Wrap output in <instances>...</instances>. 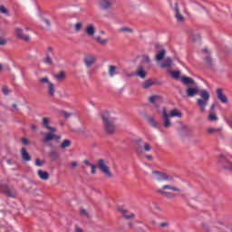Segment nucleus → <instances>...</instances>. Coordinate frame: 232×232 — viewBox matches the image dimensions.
Here are the masks:
<instances>
[{
    "instance_id": "1",
    "label": "nucleus",
    "mask_w": 232,
    "mask_h": 232,
    "mask_svg": "<svg viewBox=\"0 0 232 232\" xmlns=\"http://www.w3.org/2000/svg\"><path fill=\"white\" fill-rule=\"evenodd\" d=\"M155 192L158 193V195H161V197H164L165 198H177V196L179 193H182V189L180 188L173 186V185H163L161 188H158L155 189Z\"/></svg>"
},
{
    "instance_id": "2",
    "label": "nucleus",
    "mask_w": 232,
    "mask_h": 232,
    "mask_svg": "<svg viewBox=\"0 0 232 232\" xmlns=\"http://www.w3.org/2000/svg\"><path fill=\"white\" fill-rule=\"evenodd\" d=\"M102 119L103 122V128L106 133L111 135L115 133L116 126H115V118L111 116V114L108 111H104L102 113Z\"/></svg>"
},
{
    "instance_id": "3",
    "label": "nucleus",
    "mask_w": 232,
    "mask_h": 232,
    "mask_svg": "<svg viewBox=\"0 0 232 232\" xmlns=\"http://www.w3.org/2000/svg\"><path fill=\"white\" fill-rule=\"evenodd\" d=\"M199 95L201 98L197 100L198 106L201 113H206V106H208L211 95L206 90L200 91Z\"/></svg>"
},
{
    "instance_id": "4",
    "label": "nucleus",
    "mask_w": 232,
    "mask_h": 232,
    "mask_svg": "<svg viewBox=\"0 0 232 232\" xmlns=\"http://www.w3.org/2000/svg\"><path fill=\"white\" fill-rule=\"evenodd\" d=\"M97 168H99L100 171L107 177V179H112L113 174L111 173V170L110 169V162L108 160H98L97 161Z\"/></svg>"
},
{
    "instance_id": "5",
    "label": "nucleus",
    "mask_w": 232,
    "mask_h": 232,
    "mask_svg": "<svg viewBox=\"0 0 232 232\" xmlns=\"http://www.w3.org/2000/svg\"><path fill=\"white\" fill-rule=\"evenodd\" d=\"M40 84H47V92L50 97H54L55 95V84L50 82V78L48 76L43 77L39 79Z\"/></svg>"
},
{
    "instance_id": "6",
    "label": "nucleus",
    "mask_w": 232,
    "mask_h": 232,
    "mask_svg": "<svg viewBox=\"0 0 232 232\" xmlns=\"http://www.w3.org/2000/svg\"><path fill=\"white\" fill-rule=\"evenodd\" d=\"M173 178L164 172H159L157 170L152 171V179L157 182H165L166 180H171Z\"/></svg>"
},
{
    "instance_id": "7",
    "label": "nucleus",
    "mask_w": 232,
    "mask_h": 232,
    "mask_svg": "<svg viewBox=\"0 0 232 232\" xmlns=\"http://www.w3.org/2000/svg\"><path fill=\"white\" fill-rule=\"evenodd\" d=\"M136 142L138 144V147L136 150L139 153H144V151H151V146L149 145L148 142H144L142 139L137 140Z\"/></svg>"
},
{
    "instance_id": "8",
    "label": "nucleus",
    "mask_w": 232,
    "mask_h": 232,
    "mask_svg": "<svg viewBox=\"0 0 232 232\" xmlns=\"http://www.w3.org/2000/svg\"><path fill=\"white\" fill-rule=\"evenodd\" d=\"M61 140V135H55L53 131H51V132H46L42 140L43 142L48 143V142H52V140Z\"/></svg>"
},
{
    "instance_id": "9",
    "label": "nucleus",
    "mask_w": 232,
    "mask_h": 232,
    "mask_svg": "<svg viewBox=\"0 0 232 232\" xmlns=\"http://www.w3.org/2000/svg\"><path fill=\"white\" fill-rule=\"evenodd\" d=\"M0 191L2 193H5L6 196L14 198L15 197V195H17V193L15 192V189L9 188L6 185H1L0 184Z\"/></svg>"
},
{
    "instance_id": "10",
    "label": "nucleus",
    "mask_w": 232,
    "mask_h": 232,
    "mask_svg": "<svg viewBox=\"0 0 232 232\" xmlns=\"http://www.w3.org/2000/svg\"><path fill=\"white\" fill-rule=\"evenodd\" d=\"M98 5L102 10H109L115 5V0H99Z\"/></svg>"
},
{
    "instance_id": "11",
    "label": "nucleus",
    "mask_w": 232,
    "mask_h": 232,
    "mask_svg": "<svg viewBox=\"0 0 232 232\" xmlns=\"http://www.w3.org/2000/svg\"><path fill=\"white\" fill-rule=\"evenodd\" d=\"M173 10L175 12V17L178 23H184V15L180 14V10L179 9V3H175Z\"/></svg>"
},
{
    "instance_id": "12",
    "label": "nucleus",
    "mask_w": 232,
    "mask_h": 232,
    "mask_svg": "<svg viewBox=\"0 0 232 232\" xmlns=\"http://www.w3.org/2000/svg\"><path fill=\"white\" fill-rule=\"evenodd\" d=\"M96 61H97V58H95V56H93V55H86L84 57V63H85V66H87V68H92V66H93V64H95Z\"/></svg>"
},
{
    "instance_id": "13",
    "label": "nucleus",
    "mask_w": 232,
    "mask_h": 232,
    "mask_svg": "<svg viewBox=\"0 0 232 232\" xmlns=\"http://www.w3.org/2000/svg\"><path fill=\"white\" fill-rule=\"evenodd\" d=\"M95 32L97 30L95 29V25L93 24H90L85 28V34L88 35V37H95Z\"/></svg>"
},
{
    "instance_id": "14",
    "label": "nucleus",
    "mask_w": 232,
    "mask_h": 232,
    "mask_svg": "<svg viewBox=\"0 0 232 232\" xmlns=\"http://www.w3.org/2000/svg\"><path fill=\"white\" fill-rule=\"evenodd\" d=\"M15 35L17 39H22L23 41H25L28 43L30 41V36L23 34V29L16 27L15 28Z\"/></svg>"
},
{
    "instance_id": "15",
    "label": "nucleus",
    "mask_w": 232,
    "mask_h": 232,
    "mask_svg": "<svg viewBox=\"0 0 232 232\" xmlns=\"http://www.w3.org/2000/svg\"><path fill=\"white\" fill-rule=\"evenodd\" d=\"M162 117H163L164 128H169V126H171V121H169L170 117H169L168 111H166V109H163L162 111Z\"/></svg>"
},
{
    "instance_id": "16",
    "label": "nucleus",
    "mask_w": 232,
    "mask_h": 232,
    "mask_svg": "<svg viewBox=\"0 0 232 232\" xmlns=\"http://www.w3.org/2000/svg\"><path fill=\"white\" fill-rule=\"evenodd\" d=\"M43 126L44 128H45V130L53 131V133H55L57 131V129L50 126V118H43Z\"/></svg>"
},
{
    "instance_id": "17",
    "label": "nucleus",
    "mask_w": 232,
    "mask_h": 232,
    "mask_svg": "<svg viewBox=\"0 0 232 232\" xmlns=\"http://www.w3.org/2000/svg\"><path fill=\"white\" fill-rule=\"evenodd\" d=\"M136 77H140V79H145L146 78V70L144 69V66L139 65L136 72H135Z\"/></svg>"
},
{
    "instance_id": "18",
    "label": "nucleus",
    "mask_w": 232,
    "mask_h": 232,
    "mask_svg": "<svg viewBox=\"0 0 232 232\" xmlns=\"http://www.w3.org/2000/svg\"><path fill=\"white\" fill-rule=\"evenodd\" d=\"M216 92H217V95H218V99H219V101H220L221 102H223V104L227 103V97H226V96L224 95V92L222 91L221 88L217 89Z\"/></svg>"
},
{
    "instance_id": "19",
    "label": "nucleus",
    "mask_w": 232,
    "mask_h": 232,
    "mask_svg": "<svg viewBox=\"0 0 232 232\" xmlns=\"http://www.w3.org/2000/svg\"><path fill=\"white\" fill-rule=\"evenodd\" d=\"M151 86H155V81H153L151 79L145 80L141 83V88L143 90H150V88H151Z\"/></svg>"
},
{
    "instance_id": "20",
    "label": "nucleus",
    "mask_w": 232,
    "mask_h": 232,
    "mask_svg": "<svg viewBox=\"0 0 232 232\" xmlns=\"http://www.w3.org/2000/svg\"><path fill=\"white\" fill-rule=\"evenodd\" d=\"M198 93V86L188 87L187 89L188 97H195Z\"/></svg>"
},
{
    "instance_id": "21",
    "label": "nucleus",
    "mask_w": 232,
    "mask_h": 232,
    "mask_svg": "<svg viewBox=\"0 0 232 232\" xmlns=\"http://www.w3.org/2000/svg\"><path fill=\"white\" fill-rule=\"evenodd\" d=\"M21 156L24 162H30V160H32V156H30L28 151L24 148H22L21 150Z\"/></svg>"
},
{
    "instance_id": "22",
    "label": "nucleus",
    "mask_w": 232,
    "mask_h": 232,
    "mask_svg": "<svg viewBox=\"0 0 232 232\" xmlns=\"http://www.w3.org/2000/svg\"><path fill=\"white\" fill-rule=\"evenodd\" d=\"M37 176L39 177V179H41V180H48L50 179V174L43 169H39L37 171Z\"/></svg>"
},
{
    "instance_id": "23",
    "label": "nucleus",
    "mask_w": 232,
    "mask_h": 232,
    "mask_svg": "<svg viewBox=\"0 0 232 232\" xmlns=\"http://www.w3.org/2000/svg\"><path fill=\"white\" fill-rule=\"evenodd\" d=\"M121 213H122L124 218H126V220H130V218H135V214L129 212L128 210L124 209V208H120Z\"/></svg>"
},
{
    "instance_id": "24",
    "label": "nucleus",
    "mask_w": 232,
    "mask_h": 232,
    "mask_svg": "<svg viewBox=\"0 0 232 232\" xmlns=\"http://www.w3.org/2000/svg\"><path fill=\"white\" fill-rule=\"evenodd\" d=\"M94 41H96L98 44H101V46H106V44H108V43L110 42V39L108 38L102 39L101 36H95Z\"/></svg>"
},
{
    "instance_id": "25",
    "label": "nucleus",
    "mask_w": 232,
    "mask_h": 232,
    "mask_svg": "<svg viewBox=\"0 0 232 232\" xmlns=\"http://www.w3.org/2000/svg\"><path fill=\"white\" fill-rule=\"evenodd\" d=\"M181 82H183L185 86H189V84H195V80H193L190 77L184 76V77H181Z\"/></svg>"
},
{
    "instance_id": "26",
    "label": "nucleus",
    "mask_w": 232,
    "mask_h": 232,
    "mask_svg": "<svg viewBox=\"0 0 232 232\" xmlns=\"http://www.w3.org/2000/svg\"><path fill=\"white\" fill-rule=\"evenodd\" d=\"M170 119H173L175 117H178L180 119L182 117V112L179 111V110L174 109L170 111V112L168 114Z\"/></svg>"
},
{
    "instance_id": "27",
    "label": "nucleus",
    "mask_w": 232,
    "mask_h": 232,
    "mask_svg": "<svg viewBox=\"0 0 232 232\" xmlns=\"http://www.w3.org/2000/svg\"><path fill=\"white\" fill-rule=\"evenodd\" d=\"M173 65V60L171 58H166L161 63V68H171Z\"/></svg>"
},
{
    "instance_id": "28",
    "label": "nucleus",
    "mask_w": 232,
    "mask_h": 232,
    "mask_svg": "<svg viewBox=\"0 0 232 232\" xmlns=\"http://www.w3.org/2000/svg\"><path fill=\"white\" fill-rule=\"evenodd\" d=\"M119 72H117V66L110 65L109 66V76L110 77H115V75H118Z\"/></svg>"
},
{
    "instance_id": "29",
    "label": "nucleus",
    "mask_w": 232,
    "mask_h": 232,
    "mask_svg": "<svg viewBox=\"0 0 232 232\" xmlns=\"http://www.w3.org/2000/svg\"><path fill=\"white\" fill-rule=\"evenodd\" d=\"M53 78L59 82H62V81H64V79L66 78V74L64 73V72H61L60 73L54 74Z\"/></svg>"
},
{
    "instance_id": "30",
    "label": "nucleus",
    "mask_w": 232,
    "mask_h": 232,
    "mask_svg": "<svg viewBox=\"0 0 232 232\" xmlns=\"http://www.w3.org/2000/svg\"><path fill=\"white\" fill-rule=\"evenodd\" d=\"M161 100L162 99L160 98V96L154 95L149 98V102H150L151 104H157V102H160Z\"/></svg>"
},
{
    "instance_id": "31",
    "label": "nucleus",
    "mask_w": 232,
    "mask_h": 232,
    "mask_svg": "<svg viewBox=\"0 0 232 232\" xmlns=\"http://www.w3.org/2000/svg\"><path fill=\"white\" fill-rule=\"evenodd\" d=\"M166 55V50L162 49L156 54V61H162Z\"/></svg>"
},
{
    "instance_id": "32",
    "label": "nucleus",
    "mask_w": 232,
    "mask_h": 232,
    "mask_svg": "<svg viewBox=\"0 0 232 232\" xmlns=\"http://www.w3.org/2000/svg\"><path fill=\"white\" fill-rule=\"evenodd\" d=\"M72 146V141L70 140H64L60 145L61 150H66V148H70Z\"/></svg>"
},
{
    "instance_id": "33",
    "label": "nucleus",
    "mask_w": 232,
    "mask_h": 232,
    "mask_svg": "<svg viewBox=\"0 0 232 232\" xmlns=\"http://www.w3.org/2000/svg\"><path fill=\"white\" fill-rule=\"evenodd\" d=\"M119 32L122 34H133V29L130 27H121L119 29Z\"/></svg>"
},
{
    "instance_id": "34",
    "label": "nucleus",
    "mask_w": 232,
    "mask_h": 232,
    "mask_svg": "<svg viewBox=\"0 0 232 232\" xmlns=\"http://www.w3.org/2000/svg\"><path fill=\"white\" fill-rule=\"evenodd\" d=\"M52 48H48V53H47V57L44 59V63L45 64H52V58H50V53H52Z\"/></svg>"
},
{
    "instance_id": "35",
    "label": "nucleus",
    "mask_w": 232,
    "mask_h": 232,
    "mask_svg": "<svg viewBox=\"0 0 232 232\" xmlns=\"http://www.w3.org/2000/svg\"><path fill=\"white\" fill-rule=\"evenodd\" d=\"M208 121H210V122H217V121H218V116L213 112H210L208 115Z\"/></svg>"
},
{
    "instance_id": "36",
    "label": "nucleus",
    "mask_w": 232,
    "mask_h": 232,
    "mask_svg": "<svg viewBox=\"0 0 232 232\" xmlns=\"http://www.w3.org/2000/svg\"><path fill=\"white\" fill-rule=\"evenodd\" d=\"M82 26H84V23L82 22L76 23L74 25L75 32H81V30H82Z\"/></svg>"
},
{
    "instance_id": "37",
    "label": "nucleus",
    "mask_w": 232,
    "mask_h": 232,
    "mask_svg": "<svg viewBox=\"0 0 232 232\" xmlns=\"http://www.w3.org/2000/svg\"><path fill=\"white\" fill-rule=\"evenodd\" d=\"M169 74L173 79H179L180 77V71H169Z\"/></svg>"
},
{
    "instance_id": "38",
    "label": "nucleus",
    "mask_w": 232,
    "mask_h": 232,
    "mask_svg": "<svg viewBox=\"0 0 232 232\" xmlns=\"http://www.w3.org/2000/svg\"><path fill=\"white\" fill-rule=\"evenodd\" d=\"M151 63V60L150 59V56L143 55L141 60V64H150Z\"/></svg>"
},
{
    "instance_id": "39",
    "label": "nucleus",
    "mask_w": 232,
    "mask_h": 232,
    "mask_svg": "<svg viewBox=\"0 0 232 232\" xmlns=\"http://www.w3.org/2000/svg\"><path fill=\"white\" fill-rule=\"evenodd\" d=\"M221 130L220 129H215V128H208L207 130L208 133H209V135H213V133H219Z\"/></svg>"
},
{
    "instance_id": "40",
    "label": "nucleus",
    "mask_w": 232,
    "mask_h": 232,
    "mask_svg": "<svg viewBox=\"0 0 232 232\" xmlns=\"http://www.w3.org/2000/svg\"><path fill=\"white\" fill-rule=\"evenodd\" d=\"M148 122L152 126V128H157V121L151 117L148 118Z\"/></svg>"
},
{
    "instance_id": "41",
    "label": "nucleus",
    "mask_w": 232,
    "mask_h": 232,
    "mask_svg": "<svg viewBox=\"0 0 232 232\" xmlns=\"http://www.w3.org/2000/svg\"><path fill=\"white\" fill-rule=\"evenodd\" d=\"M50 157L53 160H57L59 159V153L57 151H52Z\"/></svg>"
},
{
    "instance_id": "42",
    "label": "nucleus",
    "mask_w": 232,
    "mask_h": 232,
    "mask_svg": "<svg viewBox=\"0 0 232 232\" xmlns=\"http://www.w3.org/2000/svg\"><path fill=\"white\" fill-rule=\"evenodd\" d=\"M205 63L207 66H213V60L209 56L205 59Z\"/></svg>"
},
{
    "instance_id": "43",
    "label": "nucleus",
    "mask_w": 232,
    "mask_h": 232,
    "mask_svg": "<svg viewBox=\"0 0 232 232\" xmlns=\"http://www.w3.org/2000/svg\"><path fill=\"white\" fill-rule=\"evenodd\" d=\"M90 168H91L92 175H95V173H97V168H98L97 165L92 164L90 166Z\"/></svg>"
},
{
    "instance_id": "44",
    "label": "nucleus",
    "mask_w": 232,
    "mask_h": 232,
    "mask_svg": "<svg viewBox=\"0 0 232 232\" xmlns=\"http://www.w3.org/2000/svg\"><path fill=\"white\" fill-rule=\"evenodd\" d=\"M0 12H1V14H5V15H9L8 9H6V7H5V5L0 6Z\"/></svg>"
},
{
    "instance_id": "45",
    "label": "nucleus",
    "mask_w": 232,
    "mask_h": 232,
    "mask_svg": "<svg viewBox=\"0 0 232 232\" xmlns=\"http://www.w3.org/2000/svg\"><path fill=\"white\" fill-rule=\"evenodd\" d=\"M35 166H38V168H41V167L44 166V161H41V160L36 159L35 160Z\"/></svg>"
},
{
    "instance_id": "46",
    "label": "nucleus",
    "mask_w": 232,
    "mask_h": 232,
    "mask_svg": "<svg viewBox=\"0 0 232 232\" xmlns=\"http://www.w3.org/2000/svg\"><path fill=\"white\" fill-rule=\"evenodd\" d=\"M2 92H3L4 95H8V93H10V90H8V87H6V86L3 87Z\"/></svg>"
},
{
    "instance_id": "47",
    "label": "nucleus",
    "mask_w": 232,
    "mask_h": 232,
    "mask_svg": "<svg viewBox=\"0 0 232 232\" xmlns=\"http://www.w3.org/2000/svg\"><path fill=\"white\" fill-rule=\"evenodd\" d=\"M160 227H169V222H162L160 224Z\"/></svg>"
},
{
    "instance_id": "48",
    "label": "nucleus",
    "mask_w": 232,
    "mask_h": 232,
    "mask_svg": "<svg viewBox=\"0 0 232 232\" xmlns=\"http://www.w3.org/2000/svg\"><path fill=\"white\" fill-rule=\"evenodd\" d=\"M22 143L24 144V146H28L30 144V141H28V139L22 138Z\"/></svg>"
},
{
    "instance_id": "49",
    "label": "nucleus",
    "mask_w": 232,
    "mask_h": 232,
    "mask_svg": "<svg viewBox=\"0 0 232 232\" xmlns=\"http://www.w3.org/2000/svg\"><path fill=\"white\" fill-rule=\"evenodd\" d=\"M63 117H65V119H70V117H72V113L63 112Z\"/></svg>"
},
{
    "instance_id": "50",
    "label": "nucleus",
    "mask_w": 232,
    "mask_h": 232,
    "mask_svg": "<svg viewBox=\"0 0 232 232\" xmlns=\"http://www.w3.org/2000/svg\"><path fill=\"white\" fill-rule=\"evenodd\" d=\"M83 164H85V166H92V164L90 162V160H83Z\"/></svg>"
},
{
    "instance_id": "51",
    "label": "nucleus",
    "mask_w": 232,
    "mask_h": 232,
    "mask_svg": "<svg viewBox=\"0 0 232 232\" xmlns=\"http://www.w3.org/2000/svg\"><path fill=\"white\" fill-rule=\"evenodd\" d=\"M81 215H84L85 217H88V212L86 211V209H82Z\"/></svg>"
},
{
    "instance_id": "52",
    "label": "nucleus",
    "mask_w": 232,
    "mask_h": 232,
    "mask_svg": "<svg viewBox=\"0 0 232 232\" xmlns=\"http://www.w3.org/2000/svg\"><path fill=\"white\" fill-rule=\"evenodd\" d=\"M13 108H14V110H13V111H19V109L17 108V104H13Z\"/></svg>"
},
{
    "instance_id": "53",
    "label": "nucleus",
    "mask_w": 232,
    "mask_h": 232,
    "mask_svg": "<svg viewBox=\"0 0 232 232\" xmlns=\"http://www.w3.org/2000/svg\"><path fill=\"white\" fill-rule=\"evenodd\" d=\"M74 232H83V231H82V228L76 227Z\"/></svg>"
},
{
    "instance_id": "54",
    "label": "nucleus",
    "mask_w": 232,
    "mask_h": 232,
    "mask_svg": "<svg viewBox=\"0 0 232 232\" xmlns=\"http://www.w3.org/2000/svg\"><path fill=\"white\" fill-rule=\"evenodd\" d=\"M71 165L72 166V168H77V161H72Z\"/></svg>"
},
{
    "instance_id": "55",
    "label": "nucleus",
    "mask_w": 232,
    "mask_h": 232,
    "mask_svg": "<svg viewBox=\"0 0 232 232\" xmlns=\"http://www.w3.org/2000/svg\"><path fill=\"white\" fill-rule=\"evenodd\" d=\"M44 23H45L46 26H50V21L44 19Z\"/></svg>"
},
{
    "instance_id": "56",
    "label": "nucleus",
    "mask_w": 232,
    "mask_h": 232,
    "mask_svg": "<svg viewBox=\"0 0 232 232\" xmlns=\"http://www.w3.org/2000/svg\"><path fill=\"white\" fill-rule=\"evenodd\" d=\"M145 157H146V159H148V160H151L153 159V157L151 155H147Z\"/></svg>"
},
{
    "instance_id": "57",
    "label": "nucleus",
    "mask_w": 232,
    "mask_h": 232,
    "mask_svg": "<svg viewBox=\"0 0 232 232\" xmlns=\"http://www.w3.org/2000/svg\"><path fill=\"white\" fill-rule=\"evenodd\" d=\"M31 129H32L34 131H35V130H37V126L32 125V126H31Z\"/></svg>"
},
{
    "instance_id": "58",
    "label": "nucleus",
    "mask_w": 232,
    "mask_h": 232,
    "mask_svg": "<svg viewBox=\"0 0 232 232\" xmlns=\"http://www.w3.org/2000/svg\"><path fill=\"white\" fill-rule=\"evenodd\" d=\"M6 42L5 41H0V44L3 45V44H5Z\"/></svg>"
},
{
    "instance_id": "59",
    "label": "nucleus",
    "mask_w": 232,
    "mask_h": 232,
    "mask_svg": "<svg viewBox=\"0 0 232 232\" xmlns=\"http://www.w3.org/2000/svg\"><path fill=\"white\" fill-rule=\"evenodd\" d=\"M203 52H204L205 53H208V48L203 49Z\"/></svg>"
},
{
    "instance_id": "60",
    "label": "nucleus",
    "mask_w": 232,
    "mask_h": 232,
    "mask_svg": "<svg viewBox=\"0 0 232 232\" xmlns=\"http://www.w3.org/2000/svg\"><path fill=\"white\" fill-rule=\"evenodd\" d=\"M101 34H102V35H105V34H106V32L102 31Z\"/></svg>"
},
{
    "instance_id": "61",
    "label": "nucleus",
    "mask_w": 232,
    "mask_h": 232,
    "mask_svg": "<svg viewBox=\"0 0 232 232\" xmlns=\"http://www.w3.org/2000/svg\"><path fill=\"white\" fill-rule=\"evenodd\" d=\"M213 108H215V104L211 105L210 110H213Z\"/></svg>"
},
{
    "instance_id": "62",
    "label": "nucleus",
    "mask_w": 232,
    "mask_h": 232,
    "mask_svg": "<svg viewBox=\"0 0 232 232\" xmlns=\"http://www.w3.org/2000/svg\"><path fill=\"white\" fill-rule=\"evenodd\" d=\"M3 70V65L0 64V72Z\"/></svg>"
},
{
    "instance_id": "63",
    "label": "nucleus",
    "mask_w": 232,
    "mask_h": 232,
    "mask_svg": "<svg viewBox=\"0 0 232 232\" xmlns=\"http://www.w3.org/2000/svg\"><path fill=\"white\" fill-rule=\"evenodd\" d=\"M184 128V130H188V127H183Z\"/></svg>"
},
{
    "instance_id": "64",
    "label": "nucleus",
    "mask_w": 232,
    "mask_h": 232,
    "mask_svg": "<svg viewBox=\"0 0 232 232\" xmlns=\"http://www.w3.org/2000/svg\"><path fill=\"white\" fill-rule=\"evenodd\" d=\"M82 168L84 169V165H82Z\"/></svg>"
}]
</instances>
